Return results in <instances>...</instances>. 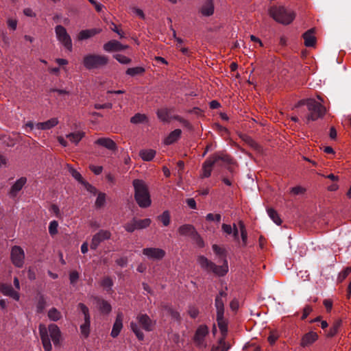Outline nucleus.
<instances>
[{
  "mask_svg": "<svg viewBox=\"0 0 351 351\" xmlns=\"http://www.w3.org/2000/svg\"><path fill=\"white\" fill-rule=\"evenodd\" d=\"M213 250L219 259L221 261V265H216L214 263L210 261L204 256H199L197 259L199 265L208 271H211L217 276H223L228 272V263L226 258V251L225 249L218 246L213 245Z\"/></svg>",
  "mask_w": 351,
  "mask_h": 351,
  "instance_id": "f257e3e1",
  "label": "nucleus"
},
{
  "mask_svg": "<svg viewBox=\"0 0 351 351\" xmlns=\"http://www.w3.org/2000/svg\"><path fill=\"white\" fill-rule=\"evenodd\" d=\"M39 332L45 351H51V340L54 346H59L61 340V332L56 324H49L48 328L41 324L39 325Z\"/></svg>",
  "mask_w": 351,
  "mask_h": 351,
  "instance_id": "f03ea898",
  "label": "nucleus"
},
{
  "mask_svg": "<svg viewBox=\"0 0 351 351\" xmlns=\"http://www.w3.org/2000/svg\"><path fill=\"white\" fill-rule=\"evenodd\" d=\"M133 186L135 190V199L139 206L146 208L150 206L151 199L148 189L143 180H134Z\"/></svg>",
  "mask_w": 351,
  "mask_h": 351,
  "instance_id": "7ed1b4c3",
  "label": "nucleus"
},
{
  "mask_svg": "<svg viewBox=\"0 0 351 351\" xmlns=\"http://www.w3.org/2000/svg\"><path fill=\"white\" fill-rule=\"evenodd\" d=\"M219 160L226 163H230L232 159L228 155L222 152L216 153L212 155L203 163L201 177L208 178L211 175L213 165L217 163Z\"/></svg>",
  "mask_w": 351,
  "mask_h": 351,
  "instance_id": "20e7f679",
  "label": "nucleus"
},
{
  "mask_svg": "<svg viewBox=\"0 0 351 351\" xmlns=\"http://www.w3.org/2000/svg\"><path fill=\"white\" fill-rule=\"evenodd\" d=\"M269 15L278 23L288 25L295 19V13L282 6H273L269 10Z\"/></svg>",
  "mask_w": 351,
  "mask_h": 351,
  "instance_id": "39448f33",
  "label": "nucleus"
},
{
  "mask_svg": "<svg viewBox=\"0 0 351 351\" xmlns=\"http://www.w3.org/2000/svg\"><path fill=\"white\" fill-rule=\"evenodd\" d=\"M306 104L309 111L306 117L307 121H315L322 117L326 112V108L315 99H308Z\"/></svg>",
  "mask_w": 351,
  "mask_h": 351,
  "instance_id": "423d86ee",
  "label": "nucleus"
},
{
  "mask_svg": "<svg viewBox=\"0 0 351 351\" xmlns=\"http://www.w3.org/2000/svg\"><path fill=\"white\" fill-rule=\"evenodd\" d=\"M108 58L104 55L88 54L84 57V66L88 70L97 69L106 65Z\"/></svg>",
  "mask_w": 351,
  "mask_h": 351,
  "instance_id": "0eeeda50",
  "label": "nucleus"
},
{
  "mask_svg": "<svg viewBox=\"0 0 351 351\" xmlns=\"http://www.w3.org/2000/svg\"><path fill=\"white\" fill-rule=\"evenodd\" d=\"M209 334V328L205 324L199 325L195 331L193 341L196 346L200 348L207 346L206 339Z\"/></svg>",
  "mask_w": 351,
  "mask_h": 351,
  "instance_id": "6e6552de",
  "label": "nucleus"
},
{
  "mask_svg": "<svg viewBox=\"0 0 351 351\" xmlns=\"http://www.w3.org/2000/svg\"><path fill=\"white\" fill-rule=\"evenodd\" d=\"M55 32L58 40L69 51L72 50V41L66 29L62 25H57Z\"/></svg>",
  "mask_w": 351,
  "mask_h": 351,
  "instance_id": "1a4fd4ad",
  "label": "nucleus"
},
{
  "mask_svg": "<svg viewBox=\"0 0 351 351\" xmlns=\"http://www.w3.org/2000/svg\"><path fill=\"white\" fill-rule=\"evenodd\" d=\"M78 308L84 315V323L80 326L81 335L87 338L90 334V317L88 307L83 303L78 304Z\"/></svg>",
  "mask_w": 351,
  "mask_h": 351,
  "instance_id": "9d476101",
  "label": "nucleus"
},
{
  "mask_svg": "<svg viewBox=\"0 0 351 351\" xmlns=\"http://www.w3.org/2000/svg\"><path fill=\"white\" fill-rule=\"evenodd\" d=\"M10 258L12 263L17 267H22L24 264V250L18 245H14L11 249Z\"/></svg>",
  "mask_w": 351,
  "mask_h": 351,
  "instance_id": "9b49d317",
  "label": "nucleus"
},
{
  "mask_svg": "<svg viewBox=\"0 0 351 351\" xmlns=\"http://www.w3.org/2000/svg\"><path fill=\"white\" fill-rule=\"evenodd\" d=\"M110 237L111 233L110 231L104 230H100L93 236L90 243V248L95 250L101 242L108 240Z\"/></svg>",
  "mask_w": 351,
  "mask_h": 351,
  "instance_id": "f8f14e48",
  "label": "nucleus"
},
{
  "mask_svg": "<svg viewBox=\"0 0 351 351\" xmlns=\"http://www.w3.org/2000/svg\"><path fill=\"white\" fill-rule=\"evenodd\" d=\"M143 254L149 259L160 260L165 256V252L160 248L147 247L143 250Z\"/></svg>",
  "mask_w": 351,
  "mask_h": 351,
  "instance_id": "ddd939ff",
  "label": "nucleus"
},
{
  "mask_svg": "<svg viewBox=\"0 0 351 351\" xmlns=\"http://www.w3.org/2000/svg\"><path fill=\"white\" fill-rule=\"evenodd\" d=\"M128 48L116 40H112L104 45V49L107 52L119 51Z\"/></svg>",
  "mask_w": 351,
  "mask_h": 351,
  "instance_id": "4468645a",
  "label": "nucleus"
},
{
  "mask_svg": "<svg viewBox=\"0 0 351 351\" xmlns=\"http://www.w3.org/2000/svg\"><path fill=\"white\" fill-rule=\"evenodd\" d=\"M318 339V335L314 331L304 334L300 341V346L303 348L309 346Z\"/></svg>",
  "mask_w": 351,
  "mask_h": 351,
  "instance_id": "2eb2a0df",
  "label": "nucleus"
},
{
  "mask_svg": "<svg viewBox=\"0 0 351 351\" xmlns=\"http://www.w3.org/2000/svg\"><path fill=\"white\" fill-rule=\"evenodd\" d=\"M123 320V315L121 312H119L117 315V317H116L115 322L113 324L112 329V331L110 333V335L113 338L117 337L119 335L121 330H122Z\"/></svg>",
  "mask_w": 351,
  "mask_h": 351,
  "instance_id": "dca6fc26",
  "label": "nucleus"
},
{
  "mask_svg": "<svg viewBox=\"0 0 351 351\" xmlns=\"http://www.w3.org/2000/svg\"><path fill=\"white\" fill-rule=\"evenodd\" d=\"M27 182V179L25 177H21L18 179L14 184L12 186L9 195L12 197H15L18 193L23 189Z\"/></svg>",
  "mask_w": 351,
  "mask_h": 351,
  "instance_id": "f3484780",
  "label": "nucleus"
},
{
  "mask_svg": "<svg viewBox=\"0 0 351 351\" xmlns=\"http://www.w3.org/2000/svg\"><path fill=\"white\" fill-rule=\"evenodd\" d=\"M0 292H1L5 295H8L16 301L19 300V293L14 291L11 285L0 283Z\"/></svg>",
  "mask_w": 351,
  "mask_h": 351,
  "instance_id": "a211bd4d",
  "label": "nucleus"
},
{
  "mask_svg": "<svg viewBox=\"0 0 351 351\" xmlns=\"http://www.w3.org/2000/svg\"><path fill=\"white\" fill-rule=\"evenodd\" d=\"M58 123V119L53 117L46 121L37 123L35 126L38 130H47L54 128Z\"/></svg>",
  "mask_w": 351,
  "mask_h": 351,
  "instance_id": "6ab92c4d",
  "label": "nucleus"
},
{
  "mask_svg": "<svg viewBox=\"0 0 351 351\" xmlns=\"http://www.w3.org/2000/svg\"><path fill=\"white\" fill-rule=\"evenodd\" d=\"M137 319L145 330H152L154 324L149 316L147 315H140L137 317Z\"/></svg>",
  "mask_w": 351,
  "mask_h": 351,
  "instance_id": "aec40b11",
  "label": "nucleus"
},
{
  "mask_svg": "<svg viewBox=\"0 0 351 351\" xmlns=\"http://www.w3.org/2000/svg\"><path fill=\"white\" fill-rule=\"evenodd\" d=\"M95 143L109 150L113 151L117 149L116 143L110 138H99Z\"/></svg>",
  "mask_w": 351,
  "mask_h": 351,
  "instance_id": "412c9836",
  "label": "nucleus"
},
{
  "mask_svg": "<svg viewBox=\"0 0 351 351\" xmlns=\"http://www.w3.org/2000/svg\"><path fill=\"white\" fill-rule=\"evenodd\" d=\"M214 10L213 0H206L201 8V13L204 16H209L213 14Z\"/></svg>",
  "mask_w": 351,
  "mask_h": 351,
  "instance_id": "4be33fe9",
  "label": "nucleus"
},
{
  "mask_svg": "<svg viewBox=\"0 0 351 351\" xmlns=\"http://www.w3.org/2000/svg\"><path fill=\"white\" fill-rule=\"evenodd\" d=\"M182 131L180 129H176L172 131L163 141L164 144L169 145L176 142L180 137Z\"/></svg>",
  "mask_w": 351,
  "mask_h": 351,
  "instance_id": "5701e85b",
  "label": "nucleus"
},
{
  "mask_svg": "<svg viewBox=\"0 0 351 351\" xmlns=\"http://www.w3.org/2000/svg\"><path fill=\"white\" fill-rule=\"evenodd\" d=\"M222 230L227 234H233L235 241H239V230L235 223L233 226L229 224L223 223L221 226Z\"/></svg>",
  "mask_w": 351,
  "mask_h": 351,
  "instance_id": "b1692460",
  "label": "nucleus"
},
{
  "mask_svg": "<svg viewBox=\"0 0 351 351\" xmlns=\"http://www.w3.org/2000/svg\"><path fill=\"white\" fill-rule=\"evenodd\" d=\"M304 45L306 47H313L316 43L314 31L313 29L308 30L303 34Z\"/></svg>",
  "mask_w": 351,
  "mask_h": 351,
  "instance_id": "393cba45",
  "label": "nucleus"
},
{
  "mask_svg": "<svg viewBox=\"0 0 351 351\" xmlns=\"http://www.w3.org/2000/svg\"><path fill=\"white\" fill-rule=\"evenodd\" d=\"M101 31V29H96V28H94V29H85V30H82L79 34H78V39L79 40H85V39H87V38H89L90 37H93V36L100 33Z\"/></svg>",
  "mask_w": 351,
  "mask_h": 351,
  "instance_id": "a878e982",
  "label": "nucleus"
},
{
  "mask_svg": "<svg viewBox=\"0 0 351 351\" xmlns=\"http://www.w3.org/2000/svg\"><path fill=\"white\" fill-rule=\"evenodd\" d=\"M97 306L101 313L108 314L112 310L110 304L101 298H96Z\"/></svg>",
  "mask_w": 351,
  "mask_h": 351,
  "instance_id": "bb28decb",
  "label": "nucleus"
},
{
  "mask_svg": "<svg viewBox=\"0 0 351 351\" xmlns=\"http://www.w3.org/2000/svg\"><path fill=\"white\" fill-rule=\"evenodd\" d=\"M85 132L83 131H76L74 132H71L68 134L66 136L67 138L69 139V141L75 143V145H77L79 142L84 137Z\"/></svg>",
  "mask_w": 351,
  "mask_h": 351,
  "instance_id": "cd10ccee",
  "label": "nucleus"
},
{
  "mask_svg": "<svg viewBox=\"0 0 351 351\" xmlns=\"http://www.w3.org/2000/svg\"><path fill=\"white\" fill-rule=\"evenodd\" d=\"M226 295L222 293H220L219 295H217L215 299V306L217 308V315H223L224 313V298Z\"/></svg>",
  "mask_w": 351,
  "mask_h": 351,
  "instance_id": "c85d7f7f",
  "label": "nucleus"
},
{
  "mask_svg": "<svg viewBox=\"0 0 351 351\" xmlns=\"http://www.w3.org/2000/svg\"><path fill=\"white\" fill-rule=\"evenodd\" d=\"M178 233L182 236H191L195 233V230L192 225L184 224L178 228Z\"/></svg>",
  "mask_w": 351,
  "mask_h": 351,
  "instance_id": "c756f323",
  "label": "nucleus"
},
{
  "mask_svg": "<svg viewBox=\"0 0 351 351\" xmlns=\"http://www.w3.org/2000/svg\"><path fill=\"white\" fill-rule=\"evenodd\" d=\"M157 116L158 119L162 121H169L171 119V110L167 108L160 109L157 112Z\"/></svg>",
  "mask_w": 351,
  "mask_h": 351,
  "instance_id": "7c9ffc66",
  "label": "nucleus"
},
{
  "mask_svg": "<svg viewBox=\"0 0 351 351\" xmlns=\"http://www.w3.org/2000/svg\"><path fill=\"white\" fill-rule=\"evenodd\" d=\"M217 321L222 336L226 337L228 331V327L226 322L223 319V315H221V316H220V315H217Z\"/></svg>",
  "mask_w": 351,
  "mask_h": 351,
  "instance_id": "2f4dec72",
  "label": "nucleus"
},
{
  "mask_svg": "<svg viewBox=\"0 0 351 351\" xmlns=\"http://www.w3.org/2000/svg\"><path fill=\"white\" fill-rule=\"evenodd\" d=\"M230 348V346L228 343H226L225 341V337H222L219 340V345L217 346H213L211 349V351H228Z\"/></svg>",
  "mask_w": 351,
  "mask_h": 351,
  "instance_id": "473e14b6",
  "label": "nucleus"
},
{
  "mask_svg": "<svg viewBox=\"0 0 351 351\" xmlns=\"http://www.w3.org/2000/svg\"><path fill=\"white\" fill-rule=\"evenodd\" d=\"M140 156L145 161L152 160L156 156V151L154 149H143L140 152Z\"/></svg>",
  "mask_w": 351,
  "mask_h": 351,
  "instance_id": "72a5a7b5",
  "label": "nucleus"
},
{
  "mask_svg": "<svg viewBox=\"0 0 351 351\" xmlns=\"http://www.w3.org/2000/svg\"><path fill=\"white\" fill-rule=\"evenodd\" d=\"M47 316L50 320L53 322L60 320L62 317L61 312L56 308H50L48 311Z\"/></svg>",
  "mask_w": 351,
  "mask_h": 351,
  "instance_id": "f704fd0d",
  "label": "nucleus"
},
{
  "mask_svg": "<svg viewBox=\"0 0 351 351\" xmlns=\"http://www.w3.org/2000/svg\"><path fill=\"white\" fill-rule=\"evenodd\" d=\"M239 230L243 246H246L247 243V232L246 230L244 223L242 221H239Z\"/></svg>",
  "mask_w": 351,
  "mask_h": 351,
  "instance_id": "c9c22d12",
  "label": "nucleus"
},
{
  "mask_svg": "<svg viewBox=\"0 0 351 351\" xmlns=\"http://www.w3.org/2000/svg\"><path fill=\"white\" fill-rule=\"evenodd\" d=\"M147 117L145 114L136 113L130 119V122L134 124H138L147 122Z\"/></svg>",
  "mask_w": 351,
  "mask_h": 351,
  "instance_id": "e433bc0d",
  "label": "nucleus"
},
{
  "mask_svg": "<svg viewBox=\"0 0 351 351\" xmlns=\"http://www.w3.org/2000/svg\"><path fill=\"white\" fill-rule=\"evenodd\" d=\"M267 214L272 221L277 225H280L282 220L278 213L273 208L267 209Z\"/></svg>",
  "mask_w": 351,
  "mask_h": 351,
  "instance_id": "4c0bfd02",
  "label": "nucleus"
},
{
  "mask_svg": "<svg viewBox=\"0 0 351 351\" xmlns=\"http://www.w3.org/2000/svg\"><path fill=\"white\" fill-rule=\"evenodd\" d=\"M341 325V320H338L336 322H335L334 324L332 325V326L329 329V330L327 333V336L332 337H334L335 335H336L337 333L338 332V330H339Z\"/></svg>",
  "mask_w": 351,
  "mask_h": 351,
  "instance_id": "58836bf2",
  "label": "nucleus"
},
{
  "mask_svg": "<svg viewBox=\"0 0 351 351\" xmlns=\"http://www.w3.org/2000/svg\"><path fill=\"white\" fill-rule=\"evenodd\" d=\"M68 169L69 173L77 181H78L80 183H84V179L80 173H79L76 169L69 165H68Z\"/></svg>",
  "mask_w": 351,
  "mask_h": 351,
  "instance_id": "ea45409f",
  "label": "nucleus"
},
{
  "mask_svg": "<svg viewBox=\"0 0 351 351\" xmlns=\"http://www.w3.org/2000/svg\"><path fill=\"white\" fill-rule=\"evenodd\" d=\"M145 69L141 66H136L133 68H129L126 71V73L131 76H135L136 75L142 74L144 73Z\"/></svg>",
  "mask_w": 351,
  "mask_h": 351,
  "instance_id": "a19ab883",
  "label": "nucleus"
},
{
  "mask_svg": "<svg viewBox=\"0 0 351 351\" xmlns=\"http://www.w3.org/2000/svg\"><path fill=\"white\" fill-rule=\"evenodd\" d=\"M135 222L136 223L137 229H143L149 226L151 223L150 219H135Z\"/></svg>",
  "mask_w": 351,
  "mask_h": 351,
  "instance_id": "79ce46f5",
  "label": "nucleus"
},
{
  "mask_svg": "<svg viewBox=\"0 0 351 351\" xmlns=\"http://www.w3.org/2000/svg\"><path fill=\"white\" fill-rule=\"evenodd\" d=\"M159 220L162 223L163 226H167L170 223V214L166 210L158 217Z\"/></svg>",
  "mask_w": 351,
  "mask_h": 351,
  "instance_id": "37998d69",
  "label": "nucleus"
},
{
  "mask_svg": "<svg viewBox=\"0 0 351 351\" xmlns=\"http://www.w3.org/2000/svg\"><path fill=\"white\" fill-rule=\"evenodd\" d=\"M130 326H131V329L132 330V331L135 333L136 337L139 339V340H143V338H144V335H143V333L142 331H141V330L138 328V326L136 325V324L135 323H133L132 322L130 324Z\"/></svg>",
  "mask_w": 351,
  "mask_h": 351,
  "instance_id": "c03bdc74",
  "label": "nucleus"
},
{
  "mask_svg": "<svg viewBox=\"0 0 351 351\" xmlns=\"http://www.w3.org/2000/svg\"><path fill=\"white\" fill-rule=\"evenodd\" d=\"M58 223L53 220L49 223V232L51 236H54L58 233Z\"/></svg>",
  "mask_w": 351,
  "mask_h": 351,
  "instance_id": "a18cd8bd",
  "label": "nucleus"
},
{
  "mask_svg": "<svg viewBox=\"0 0 351 351\" xmlns=\"http://www.w3.org/2000/svg\"><path fill=\"white\" fill-rule=\"evenodd\" d=\"M106 202V194L104 193H100L98 194V196L97 197L96 202H95V206L97 208H101L103 206Z\"/></svg>",
  "mask_w": 351,
  "mask_h": 351,
  "instance_id": "49530a36",
  "label": "nucleus"
},
{
  "mask_svg": "<svg viewBox=\"0 0 351 351\" xmlns=\"http://www.w3.org/2000/svg\"><path fill=\"white\" fill-rule=\"evenodd\" d=\"M166 313L171 317L172 319L178 320L180 319V314L177 311H175L171 307H166L165 308Z\"/></svg>",
  "mask_w": 351,
  "mask_h": 351,
  "instance_id": "de8ad7c7",
  "label": "nucleus"
},
{
  "mask_svg": "<svg viewBox=\"0 0 351 351\" xmlns=\"http://www.w3.org/2000/svg\"><path fill=\"white\" fill-rule=\"evenodd\" d=\"M351 272V267H346L345 269H343L341 272L339 273L338 276V280L339 282H342L344 280L347 276L350 274Z\"/></svg>",
  "mask_w": 351,
  "mask_h": 351,
  "instance_id": "09e8293b",
  "label": "nucleus"
},
{
  "mask_svg": "<svg viewBox=\"0 0 351 351\" xmlns=\"http://www.w3.org/2000/svg\"><path fill=\"white\" fill-rule=\"evenodd\" d=\"M114 58L121 64H129L131 61L129 58L121 54H116Z\"/></svg>",
  "mask_w": 351,
  "mask_h": 351,
  "instance_id": "8fccbe9b",
  "label": "nucleus"
},
{
  "mask_svg": "<svg viewBox=\"0 0 351 351\" xmlns=\"http://www.w3.org/2000/svg\"><path fill=\"white\" fill-rule=\"evenodd\" d=\"M124 228L126 231L130 232H132L135 230H138L137 227H136V223L135 222V219H133L132 221L127 223L124 226Z\"/></svg>",
  "mask_w": 351,
  "mask_h": 351,
  "instance_id": "3c124183",
  "label": "nucleus"
},
{
  "mask_svg": "<svg viewBox=\"0 0 351 351\" xmlns=\"http://www.w3.org/2000/svg\"><path fill=\"white\" fill-rule=\"evenodd\" d=\"M278 338L279 335L276 332L272 331L269 333V335L267 338V341L271 345H273L276 343Z\"/></svg>",
  "mask_w": 351,
  "mask_h": 351,
  "instance_id": "603ef678",
  "label": "nucleus"
},
{
  "mask_svg": "<svg viewBox=\"0 0 351 351\" xmlns=\"http://www.w3.org/2000/svg\"><path fill=\"white\" fill-rule=\"evenodd\" d=\"M113 285L112 280L110 278L106 277L101 281V285L106 289H111Z\"/></svg>",
  "mask_w": 351,
  "mask_h": 351,
  "instance_id": "864d4df0",
  "label": "nucleus"
},
{
  "mask_svg": "<svg viewBox=\"0 0 351 351\" xmlns=\"http://www.w3.org/2000/svg\"><path fill=\"white\" fill-rule=\"evenodd\" d=\"M206 219L208 221H216L217 222H219L221 221V215L219 214H213L208 213L206 215Z\"/></svg>",
  "mask_w": 351,
  "mask_h": 351,
  "instance_id": "5fc2aeb1",
  "label": "nucleus"
},
{
  "mask_svg": "<svg viewBox=\"0 0 351 351\" xmlns=\"http://www.w3.org/2000/svg\"><path fill=\"white\" fill-rule=\"evenodd\" d=\"M110 28L111 30L116 32L120 36V38L124 37V32L121 29H119L114 23H111Z\"/></svg>",
  "mask_w": 351,
  "mask_h": 351,
  "instance_id": "6e6d98bb",
  "label": "nucleus"
},
{
  "mask_svg": "<svg viewBox=\"0 0 351 351\" xmlns=\"http://www.w3.org/2000/svg\"><path fill=\"white\" fill-rule=\"evenodd\" d=\"M188 313L191 317L195 318L199 314V311L195 306H190Z\"/></svg>",
  "mask_w": 351,
  "mask_h": 351,
  "instance_id": "4d7b16f0",
  "label": "nucleus"
},
{
  "mask_svg": "<svg viewBox=\"0 0 351 351\" xmlns=\"http://www.w3.org/2000/svg\"><path fill=\"white\" fill-rule=\"evenodd\" d=\"M45 306V300L43 297H40L38 304H37V310L38 313H40L43 311Z\"/></svg>",
  "mask_w": 351,
  "mask_h": 351,
  "instance_id": "13d9d810",
  "label": "nucleus"
},
{
  "mask_svg": "<svg viewBox=\"0 0 351 351\" xmlns=\"http://www.w3.org/2000/svg\"><path fill=\"white\" fill-rule=\"evenodd\" d=\"M89 168L95 175H99L103 170V167L101 166H95L93 165H90Z\"/></svg>",
  "mask_w": 351,
  "mask_h": 351,
  "instance_id": "bf43d9fd",
  "label": "nucleus"
},
{
  "mask_svg": "<svg viewBox=\"0 0 351 351\" xmlns=\"http://www.w3.org/2000/svg\"><path fill=\"white\" fill-rule=\"evenodd\" d=\"M304 192V189L300 186H297L291 189V193L295 195L302 194Z\"/></svg>",
  "mask_w": 351,
  "mask_h": 351,
  "instance_id": "052dcab7",
  "label": "nucleus"
},
{
  "mask_svg": "<svg viewBox=\"0 0 351 351\" xmlns=\"http://www.w3.org/2000/svg\"><path fill=\"white\" fill-rule=\"evenodd\" d=\"M312 308L307 305L303 309V313L302 315V319H305L312 311Z\"/></svg>",
  "mask_w": 351,
  "mask_h": 351,
  "instance_id": "680f3d73",
  "label": "nucleus"
},
{
  "mask_svg": "<svg viewBox=\"0 0 351 351\" xmlns=\"http://www.w3.org/2000/svg\"><path fill=\"white\" fill-rule=\"evenodd\" d=\"M8 25L12 30H15L17 26V21L14 19H9L8 20Z\"/></svg>",
  "mask_w": 351,
  "mask_h": 351,
  "instance_id": "e2e57ef3",
  "label": "nucleus"
},
{
  "mask_svg": "<svg viewBox=\"0 0 351 351\" xmlns=\"http://www.w3.org/2000/svg\"><path fill=\"white\" fill-rule=\"evenodd\" d=\"M323 304L326 308L328 312H330L332 307V301L330 299H326L324 300Z\"/></svg>",
  "mask_w": 351,
  "mask_h": 351,
  "instance_id": "0e129e2a",
  "label": "nucleus"
},
{
  "mask_svg": "<svg viewBox=\"0 0 351 351\" xmlns=\"http://www.w3.org/2000/svg\"><path fill=\"white\" fill-rule=\"evenodd\" d=\"M79 278L78 273L77 271H72L69 275V279L71 283H75Z\"/></svg>",
  "mask_w": 351,
  "mask_h": 351,
  "instance_id": "69168bd1",
  "label": "nucleus"
},
{
  "mask_svg": "<svg viewBox=\"0 0 351 351\" xmlns=\"http://www.w3.org/2000/svg\"><path fill=\"white\" fill-rule=\"evenodd\" d=\"M87 191H88L89 192L92 193H96V189L92 185H90V184H88V182H86L84 181V183H82Z\"/></svg>",
  "mask_w": 351,
  "mask_h": 351,
  "instance_id": "338daca9",
  "label": "nucleus"
},
{
  "mask_svg": "<svg viewBox=\"0 0 351 351\" xmlns=\"http://www.w3.org/2000/svg\"><path fill=\"white\" fill-rule=\"evenodd\" d=\"M23 13L27 16H29V17L36 16V14L33 12V10L31 8H29L24 9Z\"/></svg>",
  "mask_w": 351,
  "mask_h": 351,
  "instance_id": "774afa93",
  "label": "nucleus"
}]
</instances>
